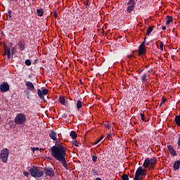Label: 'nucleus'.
<instances>
[{"instance_id":"obj_1","label":"nucleus","mask_w":180,"mask_h":180,"mask_svg":"<svg viewBox=\"0 0 180 180\" xmlns=\"http://www.w3.org/2000/svg\"><path fill=\"white\" fill-rule=\"evenodd\" d=\"M51 155L58 162L62 163L63 167L68 170V166L66 160L67 152L65 147L62 145H58V146H52Z\"/></svg>"},{"instance_id":"obj_2","label":"nucleus","mask_w":180,"mask_h":180,"mask_svg":"<svg viewBox=\"0 0 180 180\" xmlns=\"http://www.w3.org/2000/svg\"><path fill=\"white\" fill-rule=\"evenodd\" d=\"M25 95H27V98L30 99L32 92H36V89L34 84L31 81H25Z\"/></svg>"},{"instance_id":"obj_3","label":"nucleus","mask_w":180,"mask_h":180,"mask_svg":"<svg viewBox=\"0 0 180 180\" xmlns=\"http://www.w3.org/2000/svg\"><path fill=\"white\" fill-rule=\"evenodd\" d=\"M156 163H157V159L155 158H152V159H149V158H147L144 161L143 166L146 169L149 167V166H150L149 169H154L156 166Z\"/></svg>"},{"instance_id":"obj_4","label":"nucleus","mask_w":180,"mask_h":180,"mask_svg":"<svg viewBox=\"0 0 180 180\" xmlns=\"http://www.w3.org/2000/svg\"><path fill=\"white\" fill-rule=\"evenodd\" d=\"M30 172L31 173V176L32 177L36 178H41L44 176V172L42 170H40V169H38V167H36V166H33L30 169Z\"/></svg>"},{"instance_id":"obj_5","label":"nucleus","mask_w":180,"mask_h":180,"mask_svg":"<svg viewBox=\"0 0 180 180\" xmlns=\"http://www.w3.org/2000/svg\"><path fill=\"white\" fill-rule=\"evenodd\" d=\"M9 158V149L5 148L1 150L0 153V159L2 162L6 163L8 162V158Z\"/></svg>"},{"instance_id":"obj_6","label":"nucleus","mask_w":180,"mask_h":180,"mask_svg":"<svg viewBox=\"0 0 180 180\" xmlns=\"http://www.w3.org/2000/svg\"><path fill=\"white\" fill-rule=\"evenodd\" d=\"M37 94L41 99L44 101V102H47L46 99H45L44 95H48L49 94V89L47 88H44V89H40V88H38L37 89Z\"/></svg>"},{"instance_id":"obj_7","label":"nucleus","mask_w":180,"mask_h":180,"mask_svg":"<svg viewBox=\"0 0 180 180\" xmlns=\"http://www.w3.org/2000/svg\"><path fill=\"white\" fill-rule=\"evenodd\" d=\"M127 12L131 13L136 6L135 0H129L127 3Z\"/></svg>"},{"instance_id":"obj_8","label":"nucleus","mask_w":180,"mask_h":180,"mask_svg":"<svg viewBox=\"0 0 180 180\" xmlns=\"http://www.w3.org/2000/svg\"><path fill=\"white\" fill-rule=\"evenodd\" d=\"M44 169L46 176H49L50 177H53L55 176V170H53V167H44Z\"/></svg>"},{"instance_id":"obj_9","label":"nucleus","mask_w":180,"mask_h":180,"mask_svg":"<svg viewBox=\"0 0 180 180\" xmlns=\"http://www.w3.org/2000/svg\"><path fill=\"white\" fill-rule=\"evenodd\" d=\"M1 92H8L9 91V84L7 82H3L0 85Z\"/></svg>"},{"instance_id":"obj_10","label":"nucleus","mask_w":180,"mask_h":180,"mask_svg":"<svg viewBox=\"0 0 180 180\" xmlns=\"http://www.w3.org/2000/svg\"><path fill=\"white\" fill-rule=\"evenodd\" d=\"M15 122L17 124H23V114H18L15 118Z\"/></svg>"},{"instance_id":"obj_11","label":"nucleus","mask_w":180,"mask_h":180,"mask_svg":"<svg viewBox=\"0 0 180 180\" xmlns=\"http://www.w3.org/2000/svg\"><path fill=\"white\" fill-rule=\"evenodd\" d=\"M167 149L169 150V152L172 156H176V152L172 145H167Z\"/></svg>"},{"instance_id":"obj_12","label":"nucleus","mask_w":180,"mask_h":180,"mask_svg":"<svg viewBox=\"0 0 180 180\" xmlns=\"http://www.w3.org/2000/svg\"><path fill=\"white\" fill-rule=\"evenodd\" d=\"M144 172H146V169H143L142 167H140L137 169V172H138L139 179H141V176H145Z\"/></svg>"},{"instance_id":"obj_13","label":"nucleus","mask_w":180,"mask_h":180,"mask_svg":"<svg viewBox=\"0 0 180 180\" xmlns=\"http://www.w3.org/2000/svg\"><path fill=\"white\" fill-rule=\"evenodd\" d=\"M145 53H146V49L145 47H143V46H142V43H141V44H140L139 47V56H142V54H145Z\"/></svg>"},{"instance_id":"obj_14","label":"nucleus","mask_w":180,"mask_h":180,"mask_svg":"<svg viewBox=\"0 0 180 180\" xmlns=\"http://www.w3.org/2000/svg\"><path fill=\"white\" fill-rule=\"evenodd\" d=\"M49 136L53 141H57V135L54 131H51V134H49Z\"/></svg>"},{"instance_id":"obj_15","label":"nucleus","mask_w":180,"mask_h":180,"mask_svg":"<svg viewBox=\"0 0 180 180\" xmlns=\"http://www.w3.org/2000/svg\"><path fill=\"white\" fill-rule=\"evenodd\" d=\"M4 53L5 54H7L8 58H11V49L8 47H4Z\"/></svg>"},{"instance_id":"obj_16","label":"nucleus","mask_w":180,"mask_h":180,"mask_svg":"<svg viewBox=\"0 0 180 180\" xmlns=\"http://www.w3.org/2000/svg\"><path fill=\"white\" fill-rule=\"evenodd\" d=\"M180 167V160H176V162H174V165H173V169H174V170H179Z\"/></svg>"},{"instance_id":"obj_17","label":"nucleus","mask_w":180,"mask_h":180,"mask_svg":"<svg viewBox=\"0 0 180 180\" xmlns=\"http://www.w3.org/2000/svg\"><path fill=\"white\" fill-rule=\"evenodd\" d=\"M141 80L143 81V82H148V74L146 72H144V74H143V75H141Z\"/></svg>"},{"instance_id":"obj_18","label":"nucleus","mask_w":180,"mask_h":180,"mask_svg":"<svg viewBox=\"0 0 180 180\" xmlns=\"http://www.w3.org/2000/svg\"><path fill=\"white\" fill-rule=\"evenodd\" d=\"M174 121L176 122V124H177V126H179L180 127V115H176V117H174Z\"/></svg>"},{"instance_id":"obj_19","label":"nucleus","mask_w":180,"mask_h":180,"mask_svg":"<svg viewBox=\"0 0 180 180\" xmlns=\"http://www.w3.org/2000/svg\"><path fill=\"white\" fill-rule=\"evenodd\" d=\"M38 16H44V12L42 8L37 9Z\"/></svg>"},{"instance_id":"obj_20","label":"nucleus","mask_w":180,"mask_h":180,"mask_svg":"<svg viewBox=\"0 0 180 180\" xmlns=\"http://www.w3.org/2000/svg\"><path fill=\"white\" fill-rule=\"evenodd\" d=\"M70 135L72 139H76V138H77V134H76L75 131H72Z\"/></svg>"},{"instance_id":"obj_21","label":"nucleus","mask_w":180,"mask_h":180,"mask_svg":"<svg viewBox=\"0 0 180 180\" xmlns=\"http://www.w3.org/2000/svg\"><path fill=\"white\" fill-rule=\"evenodd\" d=\"M82 101H81L80 99H79L77 102V109H80V108H82Z\"/></svg>"},{"instance_id":"obj_22","label":"nucleus","mask_w":180,"mask_h":180,"mask_svg":"<svg viewBox=\"0 0 180 180\" xmlns=\"http://www.w3.org/2000/svg\"><path fill=\"white\" fill-rule=\"evenodd\" d=\"M173 18L172 16H170L169 15H167V20L166 22V25H169L171 22H172Z\"/></svg>"},{"instance_id":"obj_23","label":"nucleus","mask_w":180,"mask_h":180,"mask_svg":"<svg viewBox=\"0 0 180 180\" xmlns=\"http://www.w3.org/2000/svg\"><path fill=\"white\" fill-rule=\"evenodd\" d=\"M59 101L60 103H62V105H65V98L64 96H60Z\"/></svg>"},{"instance_id":"obj_24","label":"nucleus","mask_w":180,"mask_h":180,"mask_svg":"<svg viewBox=\"0 0 180 180\" xmlns=\"http://www.w3.org/2000/svg\"><path fill=\"white\" fill-rule=\"evenodd\" d=\"M153 26H149V27H148V30L146 32V34L148 36H150V34L151 32H153Z\"/></svg>"},{"instance_id":"obj_25","label":"nucleus","mask_w":180,"mask_h":180,"mask_svg":"<svg viewBox=\"0 0 180 180\" xmlns=\"http://www.w3.org/2000/svg\"><path fill=\"white\" fill-rule=\"evenodd\" d=\"M91 172L93 173L94 176H99V172L96 169H92Z\"/></svg>"},{"instance_id":"obj_26","label":"nucleus","mask_w":180,"mask_h":180,"mask_svg":"<svg viewBox=\"0 0 180 180\" xmlns=\"http://www.w3.org/2000/svg\"><path fill=\"white\" fill-rule=\"evenodd\" d=\"M134 180H142V179L139 178V173H138L137 170L135 173V177H134Z\"/></svg>"},{"instance_id":"obj_27","label":"nucleus","mask_w":180,"mask_h":180,"mask_svg":"<svg viewBox=\"0 0 180 180\" xmlns=\"http://www.w3.org/2000/svg\"><path fill=\"white\" fill-rule=\"evenodd\" d=\"M122 180H129L128 174H122Z\"/></svg>"},{"instance_id":"obj_28","label":"nucleus","mask_w":180,"mask_h":180,"mask_svg":"<svg viewBox=\"0 0 180 180\" xmlns=\"http://www.w3.org/2000/svg\"><path fill=\"white\" fill-rule=\"evenodd\" d=\"M31 64H32L31 60H30V58H27V60H25V65H31Z\"/></svg>"},{"instance_id":"obj_29","label":"nucleus","mask_w":180,"mask_h":180,"mask_svg":"<svg viewBox=\"0 0 180 180\" xmlns=\"http://www.w3.org/2000/svg\"><path fill=\"white\" fill-rule=\"evenodd\" d=\"M97 160H98V156L93 155L92 161L94 162V163H96Z\"/></svg>"},{"instance_id":"obj_30","label":"nucleus","mask_w":180,"mask_h":180,"mask_svg":"<svg viewBox=\"0 0 180 180\" xmlns=\"http://www.w3.org/2000/svg\"><path fill=\"white\" fill-rule=\"evenodd\" d=\"M141 117L142 120H146L144 112H143V111H141Z\"/></svg>"},{"instance_id":"obj_31","label":"nucleus","mask_w":180,"mask_h":180,"mask_svg":"<svg viewBox=\"0 0 180 180\" xmlns=\"http://www.w3.org/2000/svg\"><path fill=\"white\" fill-rule=\"evenodd\" d=\"M18 46H19L20 50H23V44L22 43V41H20L18 43Z\"/></svg>"},{"instance_id":"obj_32","label":"nucleus","mask_w":180,"mask_h":180,"mask_svg":"<svg viewBox=\"0 0 180 180\" xmlns=\"http://www.w3.org/2000/svg\"><path fill=\"white\" fill-rule=\"evenodd\" d=\"M72 143L76 147L79 146V142H77V141H73Z\"/></svg>"},{"instance_id":"obj_33","label":"nucleus","mask_w":180,"mask_h":180,"mask_svg":"<svg viewBox=\"0 0 180 180\" xmlns=\"http://www.w3.org/2000/svg\"><path fill=\"white\" fill-rule=\"evenodd\" d=\"M160 50H164V43L163 41H160Z\"/></svg>"},{"instance_id":"obj_34","label":"nucleus","mask_w":180,"mask_h":180,"mask_svg":"<svg viewBox=\"0 0 180 180\" xmlns=\"http://www.w3.org/2000/svg\"><path fill=\"white\" fill-rule=\"evenodd\" d=\"M177 145L180 148V134L178 135V141H177Z\"/></svg>"},{"instance_id":"obj_35","label":"nucleus","mask_w":180,"mask_h":180,"mask_svg":"<svg viewBox=\"0 0 180 180\" xmlns=\"http://www.w3.org/2000/svg\"><path fill=\"white\" fill-rule=\"evenodd\" d=\"M33 153H34V152H36V150H39V148H31Z\"/></svg>"},{"instance_id":"obj_36","label":"nucleus","mask_w":180,"mask_h":180,"mask_svg":"<svg viewBox=\"0 0 180 180\" xmlns=\"http://www.w3.org/2000/svg\"><path fill=\"white\" fill-rule=\"evenodd\" d=\"M166 101H167V99H163V100L160 102V106H162V105H164V103H165Z\"/></svg>"},{"instance_id":"obj_37","label":"nucleus","mask_w":180,"mask_h":180,"mask_svg":"<svg viewBox=\"0 0 180 180\" xmlns=\"http://www.w3.org/2000/svg\"><path fill=\"white\" fill-rule=\"evenodd\" d=\"M84 4L86 6H89L91 5V2L89 0H87L86 2H84Z\"/></svg>"},{"instance_id":"obj_38","label":"nucleus","mask_w":180,"mask_h":180,"mask_svg":"<svg viewBox=\"0 0 180 180\" xmlns=\"http://www.w3.org/2000/svg\"><path fill=\"white\" fill-rule=\"evenodd\" d=\"M24 176L28 177L30 176V173L28 172H24Z\"/></svg>"},{"instance_id":"obj_39","label":"nucleus","mask_w":180,"mask_h":180,"mask_svg":"<svg viewBox=\"0 0 180 180\" xmlns=\"http://www.w3.org/2000/svg\"><path fill=\"white\" fill-rule=\"evenodd\" d=\"M53 15H54L55 18H58V12H57V11H53Z\"/></svg>"},{"instance_id":"obj_40","label":"nucleus","mask_w":180,"mask_h":180,"mask_svg":"<svg viewBox=\"0 0 180 180\" xmlns=\"http://www.w3.org/2000/svg\"><path fill=\"white\" fill-rule=\"evenodd\" d=\"M146 43V38H145L144 40L142 41V46H143V47H144Z\"/></svg>"},{"instance_id":"obj_41","label":"nucleus","mask_w":180,"mask_h":180,"mask_svg":"<svg viewBox=\"0 0 180 180\" xmlns=\"http://www.w3.org/2000/svg\"><path fill=\"white\" fill-rule=\"evenodd\" d=\"M110 138H112L111 134H108V135H107V139H110Z\"/></svg>"},{"instance_id":"obj_42","label":"nucleus","mask_w":180,"mask_h":180,"mask_svg":"<svg viewBox=\"0 0 180 180\" xmlns=\"http://www.w3.org/2000/svg\"><path fill=\"white\" fill-rule=\"evenodd\" d=\"M8 16L9 18H12V13H11V11H8Z\"/></svg>"},{"instance_id":"obj_43","label":"nucleus","mask_w":180,"mask_h":180,"mask_svg":"<svg viewBox=\"0 0 180 180\" xmlns=\"http://www.w3.org/2000/svg\"><path fill=\"white\" fill-rule=\"evenodd\" d=\"M133 56H134V54H129V55L128 56V58H131L133 57Z\"/></svg>"},{"instance_id":"obj_44","label":"nucleus","mask_w":180,"mask_h":180,"mask_svg":"<svg viewBox=\"0 0 180 180\" xmlns=\"http://www.w3.org/2000/svg\"><path fill=\"white\" fill-rule=\"evenodd\" d=\"M103 138H104V136H101V137L100 138V139H98L99 142H101V141L103 139Z\"/></svg>"},{"instance_id":"obj_45","label":"nucleus","mask_w":180,"mask_h":180,"mask_svg":"<svg viewBox=\"0 0 180 180\" xmlns=\"http://www.w3.org/2000/svg\"><path fill=\"white\" fill-rule=\"evenodd\" d=\"M106 127H108V129H110V124H108L107 125H106Z\"/></svg>"},{"instance_id":"obj_46","label":"nucleus","mask_w":180,"mask_h":180,"mask_svg":"<svg viewBox=\"0 0 180 180\" xmlns=\"http://www.w3.org/2000/svg\"><path fill=\"white\" fill-rule=\"evenodd\" d=\"M162 29H163V30H166L167 27H166V26H162Z\"/></svg>"},{"instance_id":"obj_47","label":"nucleus","mask_w":180,"mask_h":180,"mask_svg":"<svg viewBox=\"0 0 180 180\" xmlns=\"http://www.w3.org/2000/svg\"><path fill=\"white\" fill-rule=\"evenodd\" d=\"M63 117H68V114H63Z\"/></svg>"},{"instance_id":"obj_48","label":"nucleus","mask_w":180,"mask_h":180,"mask_svg":"<svg viewBox=\"0 0 180 180\" xmlns=\"http://www.w3.org/2000/svg\"><path fill=\"white\" fill-rule=\"evenodd\" d=\"M98 143H99V139L95 142L94 145H98Z\"/></svg>"},{"instance_id":"obj_49","label":"nucleus","mask_w":180,"mask_h":180,"mask_svg":"<svg viewBox=\"0 0 180 180\" xmlns=\"http://www.w3.org/2000/svg\"><path fill=\"white\" fill-rule=\"evenodd\" d=\"M152 71H153V70H152V68H150V70H148V72L150 73V72H152Z\"/></svg>"},{"instance_id":"obj_50","label":"nucleus","mask_w":180,"mask_h":180,"mask_svg":"<svg viewBox=\"0 0 180 180\" xmlns=\"http://www.w3.org/2000/svg\"><path fill=\"white\" fill-rule=\"evenodd\" d=\"M143 71H144V68H143L142 70H141L139 74H141V72H143Z\"/></svg>"},{"instance_id":"obj_51","label":"nucleus","mask_w":180,"mask_h":180,"mask_svg":"<svg viewBox=\"0 0 180 180\" xmlns=\"http://www.w3.org/2000/svg\"><path fill=\"white\" fill-rule=\"evenodd\" d=\"M96 180H102V179H101V177H97Z\"/></svg>"},{"instance_id":"obj_52","label":"nucleus","mask_w":180,"mask_h":180,"mask_svg":"<svg viewBox=\"0 0 180 180\" xmlns=\"http://www.w3.org/2000/svg\"><path fill=\"white\" fill-rule=\"evenodd\" d=\"M25 120H26V117H25V115L24 114V123H25Z\"/></svg>"},{"instance_id":"obj_53","label":"nucleus","mask_w":180,"mask_h":180,"mask_svg":"<svg viewBox=\"0 0 180 180\" xmlns=\"http://www.w3.org/2000/svg\"><path fill=\"white\" fill-rule=\"evenodd\" d=\"M11 1H18V0H11Z\"/></svg>"}]
</instances>
